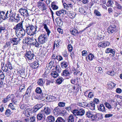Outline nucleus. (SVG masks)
<instances>
[{
  "mask_svg": "<svg viewBox=\"0 0 122 122\" xmlns=\"http://www.w3.org/2000/svg\"><path fill=\"white\" fill-rule=\"evenodd\" d=\"M85 111L84 109L81 108L78 109H74L72 111V113L75 116H82L85 114Z\"/></svg>",
  "mask_w": 122,
  "mask_h": 122,
  "instance_id": "nucleus-1",
  "label": "nucleus"
},
{
  "mask_svg": "<svg viewBox=\"0 0 122 122\" xmlns=\"http://www.w3.org/2000/svg\"><path fill=\"white\" fill-rule=\"evenodd\" d=\"M47 40V36L45 34H41L38 38V41L41 44L46 43Z\"/></svg>",
  "mask_w": 122,
  "mask_h": 122,
  "instance_id": "nucleus-2",
  "label": "nucleus"
},
{
  "mask_svg": "<svg viewBox=\"0 0 122 122\" xmlns=\"http://www.w3.org/2000/svg\"><path fill=\"white\" fill-rule=\"evenodd\" d=\"M25 56L26 58H27L29 60H31L33 59L35 55L33 51H27Z\"/></svg>",
  "mask_w": 122,
  "mask_h": 122,
  "instance_id": "nucleus-3",
  "label": "nucleus"
},
{
  "mask_svg": "<svg viewBox=\"0 0 122 122\" xmlns=\"http://www.w3.org/2000/svg\"><path fill=\"white\" fill-rule=\"evenodd\" d=\"M37 5L38 7L41 10H45L46 9V5L44 2L39 1L37 3Z\"/></svg>",
  "mask_w": 122,
  "mask_h": 122,
  "instance_id": "nucleus-4",
  "label": "nucleus"
},
{
  "mask_svg": "<svg viewBox=\"0 0 122 122\" xmlns=\"http://www.w3.org/2000/svg\"><path fill=\"white\" fill-rule=\"evenodd\" d=\"M25 43L30 46H32L33 44V42L34 41L33 37H26L25 39Z\"/></svg>",
  "mask_w": 122,
  "mask_h": 122,
  "instance_id": "nucleus-5",
  "label": "nucleus"
},
{
  "mask_svg": "<svg viewBox=\"0 0 122 122\" xmlns=\"http://www.w3.org/2000/svg\"><path fill=\"white\" fill-rule=\"evenodd\" d=\"M19 11L20 14L24 16L28 17L29 16V14L27 10L21 8L19 9Z\"/></svg>",
  "mask_w": 122,
  "mask_h": 122,
  "instance_id": "nucleus-6",
  "label": "nucleus"
},
{
  "mask_svg": "<svg viewBox=\"0 0 122 122\" xmlns=\"http://www.w3.org/2000/svg\"><path fill=\"white\" fill-rule=\"evenodd\" d=\"M116 26L114 25L110 26L107 29V32L109 34L114 33L116 32Z\"/></svg>",
  "mask_w": 122,
  "mask_h": 122,
  "instance_id": "nucleus-7",
  "label": "nucleus"
},
{
  "mask_svg": "<svg viewBox=\"0 0 122 122\" xmlns=\"http://www.w3.org/2000/svg\"><path fill=\"white\" fill-rule=\"evenodd\" d=\"M23 21H21L17 24L16 26L14 27V29L15 30V32L17 31L18 32V30L23 29Z\"/></svg>",
  "mask_w": 122,
  "mask_h": 122,
  "instance_id": "nucleus-8",
  "label": "nucleus"
},
{
  "mask_svg": "<svg viewBox=\"0 0 122 122\" xmlns=\"http://www.w3.org/2000/svg\"><path fill=\"white\" fill-rule=\"evenodd\" d=\"M18 31V32L15 31V33L16 35L18 37H20L19 36V35H21L22 37V36H24L25 34V30L24 29L20 30Z\"/></svg>",
  "mask_w": 122,
  "mask_h": 122,
  "instance_id": "nucleus-9",
  "label": "nucleus"
},
{
  "mask_svg": "<svg viewBox=\"0 0 122 122\" xmlns=\"http://www.w3.org/2000/svg\"><path fill=\"white\" fill-rule=\"evenodd\" d=\"M42 105L41 104H38L35 106L32 109H28L30 111L32 110V111L33 112H36L39 109L41 108L42 107Z\"/></svg>",
  "mask_w": 122,
  "mask_h": 122,
  "instance_id": "nucleus-10",
  "label": "nucleus"
},
{
  "mask_svg": "<svg viewBox=\"0 0 122 122\" xmlns=\"http://www.w3.org/2000/svg\"><path fill=\"white\" fill-rule=\"evenodd\" d=\"M7 14L8 11H7V12L5 14V12L4 11H0V19H1L2 18L4 20H5L8 18L7 17Z\"/></svg>",
  "mask_w": 122,
  "mask_h": 122,
  "instance_id": "nucleus-11",
  "label": "nucleus"
},
{
  "mask_svg": "<svg viewBox=\"0 0 122 122\" xmlns=\"http://www.w3.org/2000/svg\"><path fill=\"white\" fill-rule=\"evenodd\" d=\"M110 43L108 41H105L104 42H100L98 44V46L99 47H105L107 46H108Z\"/></svg>",
  "mask_w": 122,
  "mask_h": 122,
  "instance_id": "nucleus-12",
  "label": "nucleus"
},
{
  "mask_svg": "<svg viewBox=\"0 0 122 122\" xmlns=\"http://www.w3.org/2000/svg\"><path fill=\"white\" fill-rule=\"evenodd\" d=\"M39 62L38 61H36L33 63H31L30 65V66L33 69L37 68L39 65Z\"/></svg>",
  "mask_w": 122,
  "mask_h": 122,
  "instance_id": "nucleus-13",
  "label": "nucleus"
},
{
  "mask_svg": "<svg viewBox=\"0 0 122 122\" xmlns=\"http://www.w3.org/2000/svg\"><path fill=\"white\" fill-rule=\"evenodd\" d=\"M20 40V39L19 38H10V41H10L12 43H14V44L13 45H17L19 42Z\"/></svg>",
  "mask_w": 122,
  "mask_h": 122,
  "instance_id": "nucleus-14",
  "label": "nucleus"
},
{
  "mask_svg": "<svg viewBox=\"0 0 122 122\" xmlns=\"http://www.w3.org/2000/svg\"><path fill=\"white\" fill-rule=\"evenodd\" d=\"M37 26L35 25L34 26L32 25L30 36L33 35L34 34H36L38 32L37 30Z\"/></svg>",
  "mask_w": 122,
  "mask_h": 122,
  "instance_id": "nucleus-15",
  "label": "nucleus"
},
{
  "mask_svg": "<svg viewBox=\"0 0 122 122\" xmlns=\"http://www.w3.org/2000/svg\"><path fill=\"white\" fill-rule=\"evenodd\" d=\"M32 26V25H30L29 24H28L25 26L26 27L25 30H26L27 34L30 35H31Z\"/></svg>",
  "mask_w": 122,
  "mask_h": 122,
  "instance_id": "nucleus-16",
  "label": "nucleus"
},
{
  "mask_svg": "<svg viewBox=\"0 0 122 122\" xmlns=\"http://www.w3.org/2000/svg\"><path fill=\"white\" fill-rule=\"evenodd\" d=\"M67 14V12L65 10H61L57 11L56 13V15L58 16H61V15H65Z\"/></svg>",
  "mask_w": 122,
  "mask_h": 122,
  "instance_id": "nucleus-17",
  "label": "nucleus"
},
{
  "mask_svg": "<svg viewBox=\"0 0 122 122\" xmlns=\"http://www.w3.org/2000/svg\"><path fill=\"white\" fill-rule=\"evenodd\" d=\"M115 50L114 49H112L111 48H107L105 51V53H111L112 54V56L114 57L115 56Z\"/></svg>",
  "mask_w": 122,
  "mask_h": 122,
  "instance_id": "nucleus-18",
  "label": "nucleus"
},
{
  "mask_svg": "<svg viewBox=\"0 0 122 122\" xmlns=\"http://www.w3.org/2000/svg\"><path fill=\"white\" fill-rule=\"evenodd\" d=\"M45 98L49 102H53L54 101L55 98V97L51 95H47L46 96Z\"/></svg>",
  "mask_w": 122,
  "mask_h": 122,
  "instance_id": "nucleus-19",
  "label": "nucleus"
},
{
  "mask_svg": "<svg viewBox=\"0 0 122 122\" xmlns=\"http://www.w3.org/2000/svg\"><path fill=\"white\" fill-rule=\"evenodd\" d=\"M31 88H32L31 86H30L27 88L26 92L24 95V96L26 97H30Z\"/></svg>",
  "mask_w": 122,
  "mask_h": 122,
  "instance_id": "nucleus-20",
  "label": "nucleus"
},
{
  "mask_svg": "<svg viewBox=\"0 0 122 122\" xmlns=\"http://www.w3.org/2000/svg\"><path fill=\"white\" fill-rule=\"evenodd\" d=\"M71 73L69 72V71L67 70L66 69L63 71V72L61 73V75L62 76H65L66 77L71 75Z\"/></svg>",
  "mask_w": 122,
  "mask_h": 122,
  "instance_id": "nucleus-21",
  "label": "nucleus"
},
{
  "mask_svg": "<svg viewBox=\"0 0 122 122\" xmlns=\"http://www.w3.org/2000/svg\"><path fill=\"white\" fill-rule=\"evenodd\" d=\"M56 23L57 25L61 27L62 26L63 23L61 18L59 17H57L56 19Z\"/></svg>",
  "mask_w": 122,
  "mask_h": 122,
  "instance_id": "nucleus-22",
  "label": "nucleus"
},
{
  "mask_svg": "<svg viewBox=\"0 0 122 122\" xmlns=\"http://www.w3.org/2000/svg\"><path fill=\"white\" fill-rule=\"evenodd\" d=\"M2 30L4 31V32L5 34V36L6 39H7L8 34H7L8 32V30L6 29V27H0V33H1Z\"/></svg>",
  "mask_w": 122,
  "mask_h": 122,
  "instance_id": "nucleus-23",
  "label": "nucleus"
},
{
  "mask_svg": "<svg viewBox=\"0 0 122 122\" xmlns=\"http://www.w3.org/2000/svg\"><path fill=\"white\" fill-rule=\"evenodd\" d=\"M70 31L72 35L75 36H77L79 34V32L78 31L74 28H73V29H70Z\"/></svg>",
  "mask_w": 122,
  "mask_h": 122,
  "instance_id": "nucleus-24",
  "label": "nucleus"
},
{
  "mask_svg": "<svg viewBox=\"0 0 122 122\" xmlns=\"http://www.w3.org/2000/svg\"><path fill=\"white\" fill-rule=\"evenodd\" d=\"M86 8L84 7H80L79 8V12L81 14L86 15L87 14V12L85 10Z\"/></svg>",
  "mask_w": 122,
  "mask_h": 122,
  "instance_id": "nucleus-25",
  "label": "nucleus"
},
{
  "mask_svg": "<svg viewBox=\"0 0 122 122\" xmlns=\"http://www.w3.org/2000/svg\"><path fill=\"white\" fill-rule=\"evenodd\" d=\"M86 115L88 118L91 117L92 118H95V116L93 114L92 112L91 111H89L86 112Z\"/></svg>",
  "mask_w": 122,
  "mask_h": 122,
  "instance_id": "nucleus-26",
  "label": "nucleus"
},
{
  "mask_svg": "<svg viewBox=\"0 0 122 122\" xmlns=\"http://www.w3.org/2000/svg\"><path fill=\"white\" fill-rule=\"evenodd\" d=\"M47 122H54L55 120L54 117L51 115L48 116L46 119Z\"/></svg>",
  "mask_w": 122,
  "mask_h": 122,
  "instance_id": "nucleus-27",
  "label": "nucleus"
},
{
  "mask_svg": "<svg viewBox=\"0 0 122 122\" xmlns=\"http://www.w3.org/2000/svg\"><path fill=\"white\" fill-rule=\"evenodd\" d=\"M87 107H89L90 109L92 110L95 109V104L93 102H91L88 103V104Z\"/></svg>",
  "mask_w": 122,
  "mask_h": 122,
  "instance_id": "nucleus-28",
  "label": "nucleus"
},
{
  "mask_svg": "<svg viewBox=\"0 0 122 122\" xmlns=\"http://www.w3.org/2000/svg\"><path fill=\"white\" fill-rule=\"evenodd\" d=\"M37 83L39 86H42L45 83V81L43 79L40 78L38 80Z\"/></svg>",
  "mask_w": 122,
  "mask_h": 122,
  "instance_id": "nucleus-29",
  "label": "nucleus"
},
{
  "mask_svg": "<svg viewBox=\"0 0 122 122\" xmlns=\"http://www.w3.org/2000/svg\"><path fill=\"white\" fill-rule=\"evenodd\" d=\"M68 63L67 62L65 61H63L61 63V66L62 68H66L68 66Z\"/></svg>",
  "mask_w": 122,
  "mask_h": 122,
  "instance_id": "nucleus-30",
  "label": "nucleus"
},
{
  "mask_svg": "<svg viewBox=\"0 0 122 122\" xmlns=\"http://www.w3.org/2000/svg\"><path fill=\"white\" fill-rule=\"evenodd\" d=\"M64 8L66 9H68L69 8H72L73 7V5L71 3L66 4L64 3L63 4Z\"/></svg>",
  "mask_w": 122,
  "mask_h": 122,
  "instance_id": "nucleus-31",
  "label": "nucleus"
},
{
  "mask_svg": "<svg viewBox=\"0 0 122 122\" xmlns=\"http://www.w3.org/2000/svg\"><path fill=\"white\" fill-rule=\"evenodd\" d=\"M44 113L46 115L49 114L51 112L50 108L49 107H45L44 109Z\"/></svg>",
  "mask_w": 122,
  "mask_h": 122,
  "instance_id": "nucleus-32",
  "label": "nucleus"
},
{
  "mask_svg": "<svg viewBox=\"0 0 122 122\" xmlns=\"http://www.w3.org/2000/svg\"><path fill=\"white\" fill-rule=\"evenodd\" d=\"M7 65L6 64L5 66H4L2 68V69L4 72V74H5V76H6L8 74L7 71H8V66H6Z\"/></svg>",
  "mask_w": 122,
  "mask_h": 122,
  "instance_id": "nucleus-33",
  "label": "nucleus"
},
{
  "mask_svg": "<svg viewBox=\"0 0 122 122\" xmlns=\"http://www.w3.org/2000/svg\"><path fill=\"white\" fill-rule=\"evenodd\" d=\"M74 115H70L67 120L68 122H74Z\"/></svg>",
  "mask_w": 122,
  "mask_h": 122,
  "instance_id": "nucleus-34",
  "label": "nucleus"
},
{
  "mask_svg": "<svg viewBox=\"0 0 122 122\" xmlns=\"http://www.w3.org/2000/svg\"><path fill=\"white\" fill-rule=\"evenodd\" d=\"M10 14H9V17H10L9 20L10 21H13V18L14 17V14H13L11 10L10 11Z\"/></svg>",
  "mask_w": 122,
  "mask_h": 122,
  "instance_id": "nucleus-35",
  "label": "nucleus"
},
{
  "mask_svg": "<svg viewBox=\"0 0 122 122\" xmlns=\"http://www.w3.org/2000/svg\"><path fill=\"white\" fill-rule=\"evenodd\" d=\"M78 104L79 106H80L85 107H87L88 104L86 102H82L79 103Z\"/></svg>",
  "mask_w": 122,
  "mask_h": 122,
  "instance_id": "nucleus-36",
  "label": "nucleus"
},
{
  "mask_svg": "<svg viewBox=\"0 0 122 122\" xmlns=\"http://www.w3.org/2000/svg\"><path fill=\"white\" fill-rule=\"evenodd\" d=\"M51 75L54 78H56L59 75L58 73L56 71L51 72Z\"/></svg>",
  "mask_w": 122,
  "mask_h": 122,
  "instance_id": "nucleus-37",
  "label": "nucleus"
},
{
  "mask_svg": "<svg viewBox=\"0 0 122 122\" xmlns=\"http://www.w3.org/2000/svg\"><path fill=\"white\" fill-rule=\"evenodd\" d=\"M98 109L102 112L105 111V108L104 105L103 104H101L100 106L98 108Z\"/></svg>",
  "mask_w": 122,
  "mask_h": 122,
  "instance_id": "nucleus-38",
  "label": "nucleus"
},
{
  "mask_svg": "<svg viewBox=\"0 0 122 122\" xmlns=\"http://www.w3.org/2000/svg\"><path fill=\"white\" fill-rule=\"evenodd\" d=\"M36 92L38 94H42V90L41 88L40 87H37L35 90Z\"/></svg>",
  "mask_w": 122,
  "mask_h": 122,
  "instance_id": "nucleus-39",
  "label": "nucleus"
},
{
  "mask_svg": "<svg viewBox=\"0 0 122 122\" xmlns=\"http://www.w3.org/2000/svg\"><path fill=\"white\" fill-rule=\"evenodd\" d=\"M34 39L35 41L33 42L32 45L33 46L34 45L36 47H39L40 45V44L36 40V39Z\"/></svg>",
  "mask_w": 122,
  "mask_h": 122,
  "instance_id": "nucleus-40",
  "label": "nucleus"
},
{
  "mask_svg": "<svg viewBox=\"0 0 122 122\" xmlns=\"http://www.w3.org/2000/svg\"><path fill=\"white\" fill-rule=\"evenodd\" d=\"M55 122H66V121L65 119L60 117L57 118Z\"/></svg>",
  "mask_w": 122,
  "mask_h": 122,
  "instance_id": "nucleus-41",
  "label": "nucleus"
},
{
  "mask_svg": "<svg viewBox=\"0 0 122 122\" xmlns=\"http://www.w3.org/2000/svg\"><path fill=\"white\" fill-rule=\"evenodd\" d=\"M37 118L38 120H41L43 118V114L42 113H39L37 116Z\"/></svg>",
  "mask_w": 122,
  "mask_h": 122,
  "instance_id": "nucleus-42",
  "label": "nucleus"
},
{
  "mask_svg": "<svg viewBox=\"0 0 122 122\" xmlns=\"http://www.w3.org/2000/svg\"><path fill=\"white\" fill-rule=\"evenodd\" d=\"M95 70L97 72L100 73H102L103 72L102 69L101 67H96L95 68Z\"/></svg>",
  "mask_w": 122,
  "mask_h": 122,
  "instance_id": "nucleus-43",
  "label": "nucleus"
},
{
  "mask_svg": "<svg viewBox=\"0 0 122 122\" xmlns=\"http://www.w3.org/2000/svg\"><path fill=\"white\" fill-rule=\"evenodd\" d=\"M94 57V55L92 54H90L88 56V57H86V60H87V58H88L89 60L92 61L93 59V58Z\"/></svg>",
  "mask_w": 122,
  "mask_h": 122,
  "instance_id": "nucleus-44",
  "label": "nucleus"
},
{
  "mask_svg": "<svg viewBox=\"0 0 122 122\" xmlns=\"http://www.w3.org/2000/svg\"><path fill=\"white\" fill-rule=\"evenodd\" d=\"M113 0H108L107 2L108 5L107 6L108 7L112 6V5L113 4Z\"/></svg>",
  "mask_w": 122,
  "mask_h": 122,
  "instance_id": "nucleus-45",
  "label": "nucleus"
},
{
  "mask_svg": "<svg viewBox=\"0 0 122 122\" xmlns=\"http://www.w3.org/2000/svg\"><path fill=\"white\" fill-rule=\"evenodd\" d=\"M64 80L63 78L61 77H59L57 80L56 82L59 84H61Z\"/></svg>",
  "mask_w": 122,
  "mask_h": 122,
  "instance_id": "nucleus-46",
  "label": "nucleus"
},
{
  "mask_svg": "<svg viewBox=\"0 0 122 122\" xmlns=\"http://www.w3.org/2000/svg\"><path fill=\"white\" fill-rule=\"evenodd\" d=\"M54 3L53 2L51 4V7L52 9L53 10H56L58 8V7L56 6V5L55 4H54Z\"/></svg>",
  "mask_w": 122,
  "mask_h": 122,
  "instance_id": "nucleus-47",
  "label": "nucleus"
},
{
  "mask_svg": "<svg viewBox=\"0 0 122 122\" xmlns=\"http://www.w3.org/2000/svg\"><path fill=\"white\" fill-rule=\"evenodd\" d=\"M54 60L56 59L59 61H61L63 60V58L61 55L57 56L55 58H54Z\"/></svg>",
  "mask_w": 122,
  "mask_h": 122,
  "instance_id": "nucleus-48",
  "label": "nucleus"
},
{
  "mask_svg": "<svg viewBox=\"0 0 122 122\" xmlns=\"http://www.w3.org/2000/svg\"><path fill=\"white\" fill-rule=\"evenodd\" d=\"M18 73H19L21 75L23 76H25V71L23 70H21L18 71Z\"/></svg>",
  "mask_w": 122,
  "mask_h": 122,
  "instance_id": "nucleus-49",
  "label": "nucleus"
},
{
  "mask_svg": "<svg viewBox=\"0 0 122 122\" xmlns=\"http://www.w3.org/2000/svg\"><path fill=\"white\" fill-rule=\"evenodd\" d=\"M115 5L116 6V7L117 9L120 10L122 9V6H121L120 4L116 2Z\"/></svg>",
  "mask_w": 122,
  "mask_h": 122,
  "instance_id": "nucleus-50",
  "label": "nucleus"
},
{
  "mask_svg": "<svg viewBox=\"0 0 122 122\" xmlns=\"http://www.w3.org/2000/svg\"><path fill=\"white\" fill-rule=\"evenodd\" d=\"M14 17H13V20H14V19H15V20H17V22H18L20 20V17L19 15L18 14H17L16 15V16H15V15H14Z\"/></svg>",
  "mask_w": 122,
  "mask_h": 122,
  "instance_id": "nucleus-51",
  "label": "nucleus"
},
{
  "mask_svg": "<svg viewBox=\"0 0 122 122\" xmlns=\"http://www.w3.org/2000/svg\"><path fill=\"white\" fill-rule=\"evenodd\" d=\"M94 13L97 16H101V15L100 12L97 10H95Z\"/></svg>",
  "mask_w": 122,
  "mask_h": 122,
  "instance_id": "nucleus-52",
  "label": "nucleus"
},
{
  "mask_svg": "<svg viewBox=\"0 0 122 122\" xmlns=\"http://www.w3.org/2000/svg\"><path fill=\"white\" fill-rule=\"evenodd\" d=\"M56 70L58 72V73H60L61 71V68L59 66H56L55 68Z\"/></svg>",
  "mask_w": 122,
  "mask_h": 122,
  "instance_id": "nucleus-53",
  "label": "nucleus"
},
{
  "mask_svg": "<svg viewBox=\"0 0 122 122\" xmlns=\"http://www.w3.org/2000/svg\"><path fill=\"white\" fill-rule=\"evenodd\" d=\"M4 72H3L0 73V77H1V79H4V78L5 77H6V78H7V75L5 76V74H4Z\"/></svg>",
  "mask_w": 122,
  "mask_h": 122,
  "instance_id": "nucleus-54",
  "label": "nucleus"
},
{
  "mask_svg": "<svg viewBox=\"0 0 122 122\" xmlns=\"http://www.w3.org/2000/svg\"><path fill=\"white\" fill-rule=\"evenodd\" d=\"M58 105L60 107H64L65 105V102H59L58 103Z\"/></svg>",
  "mask_w": 122,
  "mask_h": 122,
  "instance_id": "nucleus-55",
  "label": "nucleus"
},
{
  "mask_svg": "<svg viewBox=\"0 0 122 122\" xmlns=\"http://www.w3.org/2000/svg\"><path fill=\"white\" fill-rule=\"evenodd\" d=\"M62 54L63 56L65 57H67L68 54L66 50H65L64 51L62 52Z\"/></svg>",
  "mask_w": 122,
  "mask_h": 122,
  "instance_id": "nucleus-56",
  "label": "nucleus"
},
{
  "mask_svg": "<svg viewBox=\"0 0 122 122\" xmlns=\"http://www.w3.org/2000/svg\"><path fill=\"white\" fill-rule=\"evenodd\" d=\"M32 98L37 99H38L39 98L37 96V94L34 93L33 94Z\"/></svg>",
  "mask_w": 122,
  "mask_h": 122,
  "instance_id": "nucleus-57",
  "label": "nucleus"
},
{
  "mask_svg": "<svg viewBox=\"0 0 122 122\" xmlns=\"http://www.w3.org/2000/svg\"><path fill=\"white\" fill-rule=\"evenodd\" d=\"M15 97L14 96L13 94L9 95H8V100L11 99V100L13 99Z\"/></svg>",
  "mask_w": 122,
  "mask_h": 122,
  "instance_id": "nucleus-58",
  "label": "nucleus"
},
{
  "mask_svg": "<svg viewBox=\"0 0 122 122\" xmlns=\"http://www.w3.org/2000/svg\"><path fill=\"white\" fill-rule=\"evenodd\" d=\"M61 43V41L60 40L57 41L56 42V46L57 48L59 47Z\"/></svg>",
  "mask_w": 122,
  "mask_h": 122,
  "instance_id": "nucleus-59",
  "label": "nucleus"
},
{
  "mask_svg": "<svg viewBox=\"0 0 122 122\" xmlns=\"http://www.w3.org/2000/svg\"><path fill=\"white\" fill-rule=\"evenodd\" d=\"M67 48L70 52H71L73 48L71 45L69 44Z\"/></svg>",
  "mask_w": 122,
  "mask_h": 122,
  "instance_id": "nucleus-60",
  "label": "nucleus"
},
{
  "mask_svg": "<svg viewBox=\"0 0 122 122\" xmlns=\"http://www.w3.org/2000/svg\"><path fill=\"white\" fill-rule=\"evenodd\" d=\"M104 104L105 106L108 108L110 109L112 107L108 103L106 102Z\"/></svg>",
  "mask_w": 122,
  "mask_h": 122,
  "instance_id": "nucleus-61",
  "label": "nucleus"
},
{
  "mask_svg": "<svg viewBox=\"0 0 122 122\" xmlns=\"http://www.w3.org/2000/svg\"><path fill=\"white\" fill-rule=\"evenodd\" d=\"M8 107L11 108L12 110H14L15 109L14 106L13 105V104L11 103H10L9 105L8 106Z\"/></svg>",
  "mask_w": 122,
  "mask_h": 122,
  "instance_id": "nucleus-62",
  "label": "nucleus"
},
{
  "mask_svg": "<svg viewBox=\"0 0 122 122\" xmlns=\"http://www.w3.org/2000/svg\"><path fill=\"white\" fill-rule=\"evenodd\" d=\"M93 96V92H89L88 95V97L90 98H92Z\"/></svg>",
  "mask_w": 122,
  "mask_h": 122,
  "instance_id": "nucleus-63",
  "label": "nucleus"
},
{
  "mask_svg": "<svg viewBox=\"0 0 122 122\" xmlns=\"http://www.w3.org/2000/svg\"><path fill=\"white\" fill-rule=\"evenodd\" d=\"M35 117L33 116L30 117V121L31 122H34L35 120Z\"/></svg>",
  "mask_w": 122,
  "mask_h": 122,
  "instance_id": "nucleus-64",
  "label": "nucleus"
}]
</instances>
